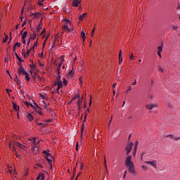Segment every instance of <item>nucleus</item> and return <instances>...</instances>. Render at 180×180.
I'll return each mask as SVG.
<instances>
[{
	"label": "nucleus",
	"mask_w": 180,
	"mask_h": 180,
	"mask_svg": "<svg viewBox=\"0 0 180 180\" xmlns=\"http://www.w3.org/2000/svg\"><path fill=\"white\" fill-rule=\"evenodd\" d=\"M137 84V79L134 80V82L132 83V85H136Z\"/></svg>",
	"instance_id": "obj_51"
},
{
	"label": "nucleus",
	"mask_w": 180,
	"mask_h": 180,
	"mask_svg": "<svg viewBox=\"0 0 180 180\" xmlns=\"http://www.w3.org/2000/svg\"><path fill=\"white\" fill-rule=\"evenodd\" d=\"M145 164H149V165H151V167H154L155 168L157 165V161L153 160V161H146L145 162Z\"/></svg>",
	"instance_id": "obj_8"
},
{
	"label": "nucleus",
	"mask_w": 180,
	"mask_h": 180,
	"mask_svg": "<svg viewBox=\"0 0 180 180\" xmlns=\"http://www.w3.org/2000/svg\"><path fill=\"white\" fill-rule=\"evenodd\" d=\"M167 108H172V102H168L167 103Z\"/></svg>",
	"instance_id": "obj_33"
},
{
	"label": "nucleus",
	"mask_w": 180,
	"mask_h": 180,
	"mask_svg": "<svg viewBox=\"0 0 180 180\" xmlns=\"http://www.w3.org/2000/svg\"><path fill=\"white\" fill-rule=\"evenodd\" d=\"M172 29H173V30H178V27H176V26H172Z\"/></svg>",
	"instance_id": "obj_45"
},
{
	"label": "nucleus",
	"mask_w": 180,
	"mask_h": 180,
	"mask_svg": "<svg viewBox=\"0 0 180 180\" xmlns=\"http://www.w3.org/2000/svg\"><path fill=\"white\" fill-rule=\"evenodd\" d=\"M123 63V58H119V64H122Z\"/></svg>",
	"instance_id": "obj_40"
},
{
	"label": "nucleus",
	"mask_w": 180,
	"mask_h": 180,
	"mask_svg": "<svg viewBox=\"0 0 180 180\" xmlns=\"http://www.w3.org/2000/svg\"><path fill=\"white\" fill-rule=\"evenodd\" d=\"M158 56L160 57V58H161V52H158Z\"/></svg>",
	"instance_id": "obj_56"
},
{
	"label": "nucleus",
	"mask_w": 180,
	"mask_h": 180,
	"mask_svg": "<svg viewBox=\"0 0 180 180\" xmlns=\"http://www.w3.org/2000/svg\"><path fill=\"white\" fill-rule=\"evenodd\" d=\"M18 72L19 75H25V74H27V72H26V70H18Z\"/></svg>",
	"instance_id": "obj_10"
},
{
	"label": "nucleus",
	"mask_w": 180,
	"mask_h": 180,
	"mask_svg": "<svg viewBox=\"0 0 180 180\" xmlns=\"http://www.w3.org/2000/svg\"><path fill=\"white\" fill-rule=\"evenodd\" d=\"M87 16V13H84L82 15H79V22H82V20H84V19H85Z\"/></svg>",
	"instance_id": "obj_9"
},
{
	"label": "nucleus",
	"mask_w": 180,
	"mask_h": 180,
	"mask_svg": "<svg viewBox=\"0 0 180 180\" xmlns=\"http://www.w3.org/2000/svg\"><path fill=\"white\" fill-rule=\"evenodd\" d=\"M49 39V37H46V39L44 40V41L43 42V45L46 46V41H47V39Z\"/></svg>",
	"instance_id": "obj_47"
},
{
	"label": "nucleus",
	"mask_w": 180,
	"mask_h": 180,
	"mask_svg": "<svg viewBox=\"0 0 180 180\" xmlns=\"http://www.w3.org/2000/svg\"><path fill=\"white\" fill-rule=\"evenodd\" d=\"M40 30H41V24H39V25L37 26V32H40Z\"/></svg>",
	"instance_id": "obj_19"
},
{
	"label": "nucleus",
	"mask_w": 180,
	"mask_h": 180,
	"mask_svg": "<svg viewBox=\"0 0 180 180\" xmlns=\"http://www.w3.org/2000/svg\"><path fill=\"white\" fill-rule=\"evenodd\" d=\"M15 47H20V43L19 42H16L15 44H14Z\"/></svg>",
	"instance_id": "obj_36"
},
{
	"label": "nucleus",
	"mask_w": 180,
	"mask_h": 180,
	"mask_svg": "<svg viewBox=\"0 0 180 180\" xmlns=\"http://www.w3.org/2000/svg\"><path fill=\"white\" fill-rule=\"evenodd\" d=\"M8 39H9V37L8 35H6L5 38L3 40V42L6 43V41H8Z\"/></svg>",
	"instance_id": "obj_27"
},
{
	"label": "nucleus",
	"mask_w": 180,
	"mask_h": 180,
	"mask_svg": "<svg viewBox=\"0 0 180 180\" xmlns=\"http://www.w3.org/2000/svg\"><path fill=\"white\" fill-rule=\"evenodd\" d=\"M18 60V61H19V63H23V59H22V58H20V57H18V58H17Z\"/></svg>",
	"instance_id": "obj_38"
},
{
	"label": "nucleus",
	"mask_w": 180,
	"mask_h": 180,
	"mask_svg": "<svg viewBox=\"0 0 180 180\" xmlns=\"http://www.w3.org/2000/svg\"><path fill=\"white\" fill-rule=\"evenodd\" d=\"M61 61L59 63H56V65H57L56 72H58V78H61L60 75V70H61V65H63V61H64V57L61 56Z\"/></svg>",
	"instance_id": "obj_4"
},
{
	"label": "nucleus",
	"mask_w": 180,
	"mask_h": 180,
	"mask_svg": "<svg viewBox=\"0 0 180 180\" xmlns=\"http://www.w3.org/2000/svg\"><path fill=\"white\" fill-rule=\"evenodd\" d=\"M8 172L9 174H12V170L8 168Z\"/></svg>",
	"instance_id": "obj_57"
},
{
	"label": "nucleus",
	"mask_w": 180,
	"mask_h": 180,
	"mask_svg": "<svg viewBox=\"0 0 180 180\" xmlns=\"http://www.w3.org/2000/svg\"><path fill=\"white\" fill-rule=\"evenodd\" d=\"M22 42L24 44H26V39H22Z\"/></svg>",
	"instance_id": "obj_55"
},
{
	"label": "nucleus",
	"mask_w": 180,
	"mask_h": 180,
	"mask_svg": "<svg viewBox=\"0 0 180 180\" xmlns=\"http://www.w3.org/2000/svg\"><path fill=\"white\" fill-rule=\"evenodd\" d=\"M42 2H44V0H39L38 5H39L40 6H43Z\"/></svg>",
	"instance_id": "obj_29"
},
{
	"label": "nucleus",
	"mask_w": 180,
	"mask_h": 180,
	"mask_svg": "<svg viewBox=\"0 0 180 180\" xmlns=\"http://www.w3.org/2000/svg\"><path fill=\"white\" fill-rule=\"evenodd\" d=\"M56 40H57V36L55 37V39L54 41H53L52 49H54V47H56Z\"/></svg>",
	"instance_id": "obj_26"
},
{
	"label": "nucleus",
	"mask_w": 180,
	"mask_h": 180,
	"mask_svg": "<svg viewBox=\"0 0 180 180\" xmlns=\"http://www.w3.org/2000/svg\"><path fill=\"white\" fill-rule=\"evenodd\" d=\"M38 114L40 115V116H43V112H41V111H37Z\"/></svg>",
	"instance_id": "obj_52"
},
{
	"label": "nucleus",
	"mask_w": 180,
	"mask_h": 180,
	"mask_svg": "<svg viewBox=\"0 0 180 180\" xmlns=\"http://www.w3.org/2000/svg\"><path fill=\"white\" fill-rule=\"evenodd\" d=\"M15 82H16L17 85H20V80H19V77H18V75L15 74V78L14 79Z\"/></svg>",
	"instance_id": "obj_11"
},
{
	"label": "nucleus",
	"mask_w": 180,
	"mask_h": 180,
	"mask_svg": "<svg viewBox=\"0 0 180 180\" xmlns=\"http://www.w3.org/2000/svg\"><path fill=\"white\" fill-rule=\"evenodd\" d=\"M116 85H117V83H114L112 84V88H116Z\"/></svg>",
	"instance_id": "obj_54"
},
{
	"label": "nucleus",
	"mask_w": 180,
	"mask_h": 180,
	"mask_svg": "<svg viewBox=\"0 0 180 180\" xmlns=\"http://www.w3.org/2000/svg\"><path fill=\"white\" fill-rule=\"evenodd\" d=\"M31 141H33V151L34 154H37L39 153V147L36 146V139L32 138V139H30Z\"/></svg>",
	"instance_id": "obj_6"
},
{
	"label": "nucleus",
	"mask_w": 180,
	"mask_h": 180,
	"mask_svg": "<svg viewBox=\"0 0 180 180\" xmlns=\"http://www.w3.org/2000/svg\"><path fill=\"white\" fill-rule=\"evenodd\" d=\"M30 67L32 70H34L35 68L34 65H33V63L32 65H30Z\"/></svg>",
	"instance_id": "obj_43"
},
{
	"label": "nucleus",
	"mask_w": 180,
	"mask_h": 180,
	"mask_svg": "<svg viewBox=\"0 0 180 180\" xmlns=\"http://www.w3.org/2000/svg\"><path fill=\"white\" fill-rule=\"evenodd\" d=\"M37 180H44V176L43 174H39L37 177Z\"/></svg>",
	"instance_id": "obj_16"
},
{
	"label": "nucleus",
	"mask_w": 180,
	"mask_h": 180,
	"mask_svg": "<svg viewBox=\"0 0 180 180\" xmlns=\"http://www.w3.org/2000/svg\"><path fill=\"white\" fill-rule=\"evenodd\" d=\"M158 53H161L162 51V45L161 46H158Z\"/></svg>",
	"instance_id": "obj_32"
},
{
	"label": "nucleus",
	"mask_w": 180,
	"mask_h": 180,
	"mask_svg": "<svg viewBox=\"0 0 180 180\" xmlns=\"http://www.w3.org/2000/svg\"><path fill=\"white\" fill-rule=\"evenodd\" d=\"M13 107L15 110L16 111L19 110V106H18V105H16L15 103H13Z\"/></svg>",
	"instance_id": "obj_15"
},
{
	"label": "nucleus",
	"mask_w": 180,
	"mask_h": 180,
	"mask_svg": "<svg viewBox=\"0 0 180 180\" xmlns=\"http://www.w3.org/2000/svg\"><path fill=\"white\" fill-rule=\"evenodd\" d=\"M77 98H79V94H77L75 96H74L72 101H77Z\"/></svg>",
	"instance_id": "obj_30"
},
{
	"label": "nucleus",
	"mask_w": 180,
	"mask_h": 180,
	"mask_svg": "<svg viewBox=\"0 0 180 180\" xmlns=\"http://www.w3.org/2000/svg\"><path fill=\"white\" fill-rule=\"evenodd\" d=\"M9 148H11L13 151H16V148H15V146L12 145V143H9Z\"/></svg>",
	"instance_id": "obj_20"
},
{
	"label": "nucleus",
	"mask_w": 180,
	"mask_h": 180,
	"mask_svg": "<svg viewBox=\"0 0 180 180\" xmlns=\"http://www.w3.org/2000/svg\"><path fill=\"white\" fill-rule=\"evenodd\" d=\"M133 146H134V143H133L132 142H130L129 143H128L127 148H126V155H129V154H130V152L131 151V148L133 147Z\"/></svg>",
	"instance_id": "obj_5"
},
{
	"label": "nucleus",
	"mask_w": 180,
	"mask_h": 180,
	"mask_svg": "<svg viewBox=\"0 0 180 180\" xmlns=\"http://www.w3.org/2000/svg\"><path fill=\"white\" fill-rule=\"evenodd\" d=\"M81 37L83 39V41H85V32L84 31V30H82V32H81Z\"/></svg>",
	"instance_id": "obj_18"
},
{
	"label": "nucleus",
	"mask_w": 180,
	"mask_h": 180,
	"mask_svg": "<svg viewBox=\"0 0 180 180\" xmlns=\"http://www.w3.org/2000/svg\"><path fill=\"white\" fill-rule=\"evenodd\" d=\"M25 2L30 4V2H32V0H25Z\"/></svg>",
	"instance_id": "obj_61"
},
{
	"label": "nucleus",
	"mask_w": 180,
	"mask_h": 180,
	"mask_svg": "<svg viewBox=\"0 0 180 180\" xmlns=\"http://www.w3.org/2000/svg\"><path fill=\"white\" fill-rule=\"evenodd\" d=\"M13 51H16V46H13Z\"/></svg>",
	"instance_id": "obj_58"
},
{
	"label": "nucleus",
	"mask_w": 180,
	"mask_h": 180,
	"mask_svg": "<svg viewBox=\"0 0 180 180\" xmlns=\"http://www.w3.org/2000/svg\"><path fill=\"white\" fill-rule=\"evenodd\" d=\"M63 29H64L65 30H66V32H71V30L70 29V27L67 25H65L63 27Z\"/></svg>",
	"instance_id": "obj_14"
},
{
	"label": "nucleus",
	"mask_w": 180,
	"mask_h": 180,
	"mask_svg": "<svg viewBox=\"0 0 180 180\" xmlns=\"http://www.w3.org/2000/svg\"><path fill=\"white\" fill-rule=\"evenodd\" d=\"M81 105H82V101H81L80 100H78V101H77V106L79 108H81Z\"/></svg>",
	"instance_id": "obj_31"
},
{
	"label": "nucleus",
	"mask_w": 180,
	"mask_h": 180,
	"mask_svg": "<svg viewBox=\"0 0 180 180\" xmlns=\"http://www.w3.org/2000/svg\"><path fill=\"white\" fill-rule=\"evenodd\" d=\"M31 15L32 16H33V18H39V13H32L31 14Z\"/></svg>",
	"instance_id": "obj_23"
},
{
	"label": "nucleus",
	"mask_w": 180,
	"mask_h": 180,
	"mask_svg": "<svg viewBox=\"0 0 180 180\" xmlns=\"http://www.w3.org/2000/svg\"><path fill=\"white\" fill-rule=\"evenodd\" d=\"M158 70L160 71V72H164V70L161 68H158Z\"/></svg>",
	"instance_id": "obj_49"
},
{
	"label": "nucleus",
	"mask_w": 180,
	"mask_h": 180,
	"mask_svg": "<svg viewBox=\"0 0 180 180\" xmlns=\"http://www.w3.org/2000/svg\"><path fill=\"white\" fill-rule=\"evenodd\" d=\"M14 54H15V57H16L17 58H18V57H19V56H18V53L15 52Z\"/></svg>",
	"instance_id": "obj_62"
},
{
	"label": "nucleus",
	"mask_w": 180,
	"mask_h": 180,
	"mask_svg": "<svg viewBox=\"0 0 180 180\" xmlns=\"http://www.w3.org/2000/svg\"><path fill=\"white\" fill-rule=\"evenodd\" d=\"M135 146H136V147H138V146H139V141H136Z\"/></svg>",
	"instance_id": "obj_60"
},
{
	"label": "nucleus",
	"mask_w": 180,
	"mask_h": 180,
	"mask_svg": "<svg viewBox=\"0 0 180 180\" xmlns=\"http://www.w3.org/2000/svg\"><path fill=\"white\" fill-rule=\"evenodd\" d=\"M130 91H131V86L129 87V89L126 91V94H129Z\"/></svg>",
	"instance_id": "obj_42"
},
{
	"label": "nucleus",
	"mask_w": 180,
	"mask_h": 180,
	"mask_svg": "<svg viewBox=\"0 0 180 180\" xmlns=\"http://www.w3.org/2000/svg\"><path fill=\"white\" fill-rule=\"evenodd\" d=\"M79 85H82L83 84V83H82V77H79Z\"/></svg>",
	"instance_id": "obj_34"
},
{
	"label": "nucleus",
	"mask_w": 180,
	"mask_h": 180,
	"mask_svg": "<svg viewBox=\"0 0 180 180\" xmlns=\"http://www.w3.org/2000/svg\"><path fill=\"white\" fill-rule=\"evenodd\" d=\"M33 46H34V47H37V41L36 43H34V44Z\"/></svg>",
	"instance_id": "obj_63"
},
{
	"label": "nucleus",
	"mask_w": 180,
	"mask_h": 180,
	"mask_svg": "<svg viewBox=\"0 0 180 180\" xmlns=\"http://www.w3.org/2000/svg\"><path fill=\"white\" fill-rule=\"evenodd\" d=\"M54 86H58V88L56 89L57 94H60V89L63 88V81H61V77H58L53 84Z\"/></svg>",
	"instance_id": "obj_3"
},
{
	"label": "nucleus",
	"mask_w": 180,
	"mask_h": 180,
	"mask_svg": "<svg viewBox=\"0 0 180 180\" xmlns=\"http://www.w3.org/2000/svg\"><path fill=\"white\" fill-rule=\"evenodd\" d=\"M6 92H7V94H8V95H11V94H9V92H12V90H9V89H6Z\"/></svg>",
	"instance_id": "obj_41"
},
{
	"label": "nucleus",
	"mask_w": 180,
	"mask_h": 180,
	"mask_svg": "<svg viewBox=\"0 0 180 180\" xmlns=\"http://www.w3.org/2000/svg\"><path fill=\"white\" fill-rule=\"evenodd\" d=\"M125 165L129 172L134 174V163L131 161V155H128L125 160Z\"/></svg>",
	"instance_id": "obj_1"
},
{
	"label": "nucleus",
	"mask_w": 180,
	"mask_h": 180,
	"mask_svg": "<svg viewBox=\"0 0 180 180\" xmlns=\"http://www.w3.org/2000/svg\"><path fill=\"white\" fill-rule=\"evenodd\" d=\"M94 33H95V28H94L91 32V37H94Z\"/></svg>",
	"instance_id": "obj_46"
},
{
	"label": "nucleus",
	"mask_w": 180,
	"mask_h": 180,
	"mask_svg": "<svg viewBox=\"0 0 180 180\" xmlns=\"http://www.w3.org/2000/svg\"><path fill=\"white\" fill-rule=\"evenodd\" d=\"M146 108L148 109V110H152V109H154V108H158V105L157 104L150 103L146 105Z\"/></svg>",
	"instance_id": "obj_7"
},
{
	"label": "nucleus",
	"mask_w": 180,
	"mask_h": 180,
	"mask_svg": "<svg viewBox=\"0 0 180 180\" xmlns=\"http://www.w3.org/2000/svg\"><path fill=\"white\" fill-rule=\"evenodd\" d=\"M130 60H134V53H131V56H129Z\"/></svg>",
	"instance_id": "obj_39"
},
{
	"label": "nucleus",
	"mask_w": 180,
	"mask_h": 180,
	"mask_svg": "<svg viewBox=\"0 0 180 180\" xmlns=\"http://www.w3.org/2000/svg\"><path fill=\"white\" fill-rule=\"evenodd\" d=\"M63 84H64V85L68 84V82H67V79H65V78H63Z\"/></svg>",
	"instance_id": "obj_37"
},
{
	"label": "nucleus",
	"mask_w": 180,
	"mask_h": 180,
	"mask_svg": "<svg viewBox=\"0 0 180 180\" xmlns=\"http://www.w3.org/2000/svg\"><path fill=\"white\" fill-rule=\"evenodd\" d=\"M36 39V32H34L32 35L30 37V40H34Z\"/></svg>",
	"instance_id": "obj_24"
},
{
	"label": "nucleus",
	"mask_w": 180,
	"mask_h": 180,
	"mask_svg": "<svg viewBox=\"0 0 180 180\" xmlns=\"http://www.w3.org/2000/svg\"><path fill=\"white\" fill-rule=\"evenodd\" d=\"M105 167L106 171H108V166H106V158H105Z\"/></svg>",
	"instance_id": "obj_48"
},
{
	"label": "nucleus",
	"mask_w": 180,
	"mask_h": 180,
	"mask_svg": "<svg viewBox=\"0 0 180 180\" xmlns=\"http://www.w3.org/2000/svg\"><path fill=\"white\" fill-rule=\"evenodd\" d=\"M27 118L28 119V120H30V122H32V120H33V115L30 113H28L27 115Z\"/></svg>",
	"instance_id": "obj_13"
},
{
	"label": "nucleus",
	"mask_w": 180,
	"mask_h": 180,
	"mask_svg": "<svg viewBox=\"0 0 180 180\" xmlns=\"http://www.w3.org/2000/svg\"><path fill=\"white\" fill-rule=\"evenodd\" d=\"M25 105H27V106H29V105H30L31 108H33V104H32L27 101L25 102Z\"/></svg>",
	"instance_id": "obj_35"
},
{
	"label": "nucleus",
	"mask_w": 180,
	"mask_h": 180,
	"mask_svg": "<svg viewBox=\"0 0 180 180\" xmlns=\"http://www.w3.org/2000/svg\"><path fill=\"white\" fill-rule=\"evenodd\" d=\"M81 4V1H72V6H79V4Z\"/></svg>",
	"instance_id": "obj_12"
},
{
	"label": "nucleus",
	"mask_w": 180,
	"mask_h": 180,
	"mask_svg": "<svg viewBox=\"0 0 180 180\" xmlns=\"http://www.w3.org/2000/svg\"><path fill=\"white\" fill-rule=\"evenodd\" d=\"M167 137H169L170 139H173L174 140L178 141L180 140V137H174L173 135H169Z\"/></svg>",
	"instance_id": "obj_17"
},
{
	"label": "nucleus",
	"mask_w": 180,
	"mask_h": 180,
	"mask_svg": "<svg viewBox=\"0 0 180 180\" xmlns=\"http://www.w3.org/2000/svg\"><path fill=\"white\" fill-rule=\"evenodd\" d=\"M18 70H25V68H23V66L20 65V66H19V68Z\"/></svg>",
	"instance_id": "obj_50"
},
{
	"label": "nucleus",
	"mask_w": 180,
	"mask_h": 180,
	"mask_svg": "<svg viewBox=\"0 0 180 180\" xmlns=\"http://www.w3.org/2000/svg\"><path fill=\"white\" fill-rule=\"evenodd\" d=\"M30 50L27 49V53L25 55H24V57H29V55L30 54Z\"/></svg>",
	"instance_id": "obj_28"
},
{
	"label": "nucleus",
	"mask_w": 180,
	"mask_h": 180,
	"mask_svg": "<svg viewBox=\"0 0 180 180\" xmlns=\"http://www.w3.org/2000/svg\"><path fill=\"white\" fill-rule=\"evenodd\" d=\"M31 51H34V46H32L31 49H30Z\"/></svg>",
	"instance_id": "obj_59"
},
{
	"label": "nucleus",
	"mask_w": 180,
	"mask_h": 180,
	"mask_svg": "<svg viewBox=\"0 0 180 180\" xmlns=\"http://www.w3.org/2000/svg\"><path fill=\"white\" fill-rule=\"evenodd\" d=\"M69 74H70V75H74V71L70 70V71L69 72Z\"/></svg>",
	"instance_id": "obj_53"
},
{
	"label": "nucleus",
	"mask_w": 180,
	"mask_h": 180,
	"mask_svg": "<svg viewBox=\"0 0 180 180\" xmlns=\"http://www.w3.org/2000/svg\"><path fill=\"white\" fill-rule=\"evenodd\" d=\"M25 75V78H26V81H30V77H29V73Z\"/></svg>",
	"instance_id": "obj_25"
},
{
	"label": "nucleus",
	"mask_w": 180,
	"mask_h": 180,
	"mask_svg": "<svg viewBox=\"0 0 180 180\" xmlns=\"http://www.w3.org/2000/svg\"><path fill=\"white\" fill-rule=\"evenodd\" d=\"M27 37V31L24 32L22 36V39H26Z\"/></svg>",
	"instance_id": "obj_21"
},
{
	"label": "nucleus",
	"mask_w": 180,
	"mask_h": 180,
	"mask_svg": "<svg viewBox=\"0 0 180 180\" xmlns=\"http://www.w3.org/2000/svg\"><path fill=\"white\" fill-rule=\"evenodd\" d=\"M43 154H44V155H46V158L48 162L50 164L51 168H53V165H51V162H53V160H54V158L53 157V155H51V153H48L46 150L43 151Z\"/></svg>",
	"instance_id": "obj_2"
},
{
	"label": "nucleus",
	"mask_w": 180,
	"mask_h": 180,
	"mask_svg": "<svg viewBox=\"0 0 180 180\" xmlns=\"http://www.w3.org/2000/svg\"><path fill=\"white\" fill-rule=\"evenodd\" d=\"M142 168L143 169H147V167H146V166H142Z\"/></svg>",
	"instance_id": "obj_64"
},
{
	"label": "nucleus",
	"mask_w": 180,
	"mask_h": 180,
	"mask_svg": "<svg viewBox=\"0 0 180 180\" xmlns=\"http://www.w3.org/2000/svg\"><path fill=\"white\" fill-rule=\"evenodd\" d=\"M15 146H17V147H19L20 148H23L24 146L22 143H20L19 142L15 143Z\"/></svg>",
	"instance_id": "obj_22"
},
{
	"label": "nucleus",
	"mask_w": 180,
	"mask_h": 180,
	"mask_svg": "<svg viewBox=\"0 0 180 180\" xmlns=\"http://www.w3.org/2000/svg\"><path fill=\"white\" fill-rule=\"evenodd\" d=\"M122 53L123 52L122 51V50H120V53H119V58H122Z\"/></svg>",
	"instance_id": "obj_44"
}]
</instances>
